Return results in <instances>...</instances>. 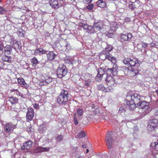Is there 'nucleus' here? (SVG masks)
Masks as SVG:
<instances>
[{
  "mask_svg": "<svg viewBox=\"0 0 158 158\" xmlns=\"http://www.w3.org/2000/svg\"><path fill=\"white\" fill-rule=\"evenodd\" d=\"M85 30L87 31L88 33L90 34L94 33L96 31L94 28L93 25L92 26L87 25V27H86Z\"/></svg>",
  "mask_w": 158,
  "mask_h": 158,
  "instance_id": "21",
  "label": "nucleus"
},
{
  "mask_svg": "<svg viewBox=\"0 0 158 158\" xmlns=\"http://www.w3.org/2000/svg\"><path fill=\"white\" fill-rule=\"evenodd\" d=\"M21 43L20 42L17 41L15 43H14L12 45V47H13L15 49H19L21 48V46L20 45Z\"/></svg>",
  "mask_w": 158,
  "mask_h": 158,
  "instance_id": "23",
  "label": "nucleus"
},
{
  "mask_svg": "<svg viewBox=\"0 0 158 158\" xmlns=\"http://www.w3.org/2000/svg\"><path fill=\"white\" fill-rule=\"evenodd\" d=\"M92 82L90 79H88L87 80L85 81V85L87 87L89 86L91 84Z\"/></svg>",
  "mask_w": 158,
  "mask_h": 158,
  "instance_id": "33",
  "label": "nucleus"
},
{
  "mask_svg": "<svg viewBox=\"0 0 158 158\" xmlns=\"http://www.w3.org/2000/svg\"><path fill=\"white\" fill-rule=\"evenodd\" d=\"M32 141L31 140H28L23 143L21 146L22 150L30 149L32 147Z\"/></svg>",
  "mask_w": 158,
  "mask_h": 158,
  "instance_id": "12",
  "label": "nucleus"
},
{
  "mask_svg": "<svg viewBox=\"0 0 158 158\" xmlns=\"http://www.w3.org/2000/svg\"><path fill=\"white\" fill-rule=\"evenodd\" d=\"M33 66H35L38 63V61L35 58H33L31 60Z\"/></svg>",
  "mask_w": 158,
  "mask_h": 158,
  "instance_id": "30",
  "label": "nucleus"
},
{
  "mask_svg": "<svg viewBox=\"0 0 158 158\" xmlns=\"http://www.w3.org/2000/svg\"><path fill=\"white\" fill-rule=\"evenodd\" d=\"M130 98L131 100L127 101V104L130 110H134L136 107V104L140 101L141 96L137 94H134L131 95Z\"/></svg>",
  "mask_w": 158,
  "mask_h": 158,
  "instance_id": "2",
  "label": "nucleus"
},
{
  "mask_svg": "<svg viewBox=\"0 0 158 158\" xmlns=\"http://www.w3.org/2000/svg\"><path fill=\"white\" fill-rule=\"evenodd\" d=\"M98 6L100 7L103 8L106 6V2L103 0H99L97 2Z\"/></svg>",
  "mask_w": 158,
  "mask_h": 158,
  "instance_id": "22",
  "label": "nucleus"
},
{
  "mask_svg": "<svg viewBox=\"0 0 158 158\" xmlns=\"http://www.w3.org/2000/svg\"><path fill=\"white\" fill-rule=\"evenodd\" d=\"M24 32V31H23L22 29H20L17 32V34L19 36L22 37L23 36Z\"/></svg>",
  "mask_w": 158,
  "mask_h": 158,
  "instance_id": "35",
  "label": "nucleus"
},
{
  "mask_svg": "<svg viewBox=\"0 0 158 158\" xmlns=\"http://www.w3.org/2000/svg\"><path fill=\"white\" fill-rule=\"evenodd\" d=\"M2 59L4 61L7 62L9 63H10L11 61L10 57L6 55L3 56L2 57Z\"/></svg>",
  "mask_w": 158,
  "mask_h": 158,
  "instance_id": "25",
  "label": "nucleus"
},
{
  "mask_svg": "<svg viewBox=\"0 0 158 158\" xmlns=\"http://www.w3.org/2000/svg\"><path fill=\"white\" fill-rule=\"evenodd\" d=\"M92 0H85V2L89 3L91 2Z\"/></svg>",
  "mask_w": 158,
  "mask_h": 158,
  "instance_id": "54",
  "label": "nucleus"
},
{
  "mask_svg": "<svg viewBox=\"0 0 158 158\" xmlns=\"http://www.w3.org/2000/svg\"><path fill=\"white\" fill-rule=\"evenodd\" d=\"M66 47L67 48V49H70V45L69 44H67L66 45Z\"/></svg>",
  "mask_w": 158,
  "mask_h": 158,
  "instance_id": "55",
  "label": "nucleus"
},
{
  "mask_svg": "<svg viewBox=\"0 0 158 158\" xmlns=\"http://www.w3.org/2000/svg\"><path fill=\"white\" fill-rule=\"evenodd\" d=\"M69 95L68 91L65 90H62L57 98V102L60 105H65L69 100Z\"/></svg>",
  "mask_w": 158,
  "mask_h": 158,
  "instance_id": "3",
  "label": "nucleus"
},
{
  "mask_svg": "<svg viewBox=\"0 0 158 158\" xmlns=\"http://www.w3.org/2000/svg\"><path fill=\"white\" fill-rule=\"evenodd\" d=\"M76 0H71V1L72 2H74Z\"/></svg>",
  "mask_w": 158,
  "mask_h": 158,
  "instance_id": "61",
  "label": "nucleus"
},
{
  "mask_svg": "<svg viewBox=\"0 0 158 158\" xmlns=\"http://www.w3.org/2000/svg\"><path fill=\"white\" fill-rule=\"evenodd\" d=\"M48 59L50 60H52L54 59L55 57L56 56L53 52L51 51L47 54Z\"/></svg>",
  "mask_w": 158,
  "mask_h": 158,
  "instance_id": "18",
  "label": "nucleus"
},
{
  "mask_svg": "<svg viewBox=\"0 0 158 158\" xmlns=\"http://www.w3.org/2000/svg\"><path fill=\"white\" fill-rule=\"evenodd\" d=\"M91 107L92 108H95V106L94 104H92L91 105Z\"/></svg>",
  "mask_w": 158,
  "mask_h": 158,
  "instance_id": "57",
  "label": "nucleus"
},
{
  "mask_svg": "<svg viewBox=\"0 0 158 158\" xmlns=\"http://www.w3.org/2000/svg\"><path fill=\"white\" fill-rule=\"evenodd\" d=\"M85 135V134L84 132L81 131L78 134L77 136L79 138H81L84 137Z\"/></svg>",
  "mask_w": 158,
  "mask_h": 158,
  "instance_id": "34",
  "label": "nucleus"
},
{
  "mask_svg": "<svg viewBox=\"0 0 158 158\" xmlns=\"http://www.w3.org/2000/svg\"><path fill=\"white\" fill-rule=\"evenodd\" d=\"M34 115V111L32 108H30L28 109L26 115V118L28 121H31L33 119Z\"/></svg>",
  "mask_w": 158,
  "mask_h": 158,
  "instance_id": "13",
  "label": "nucleus"
},
{
  "mask_svg": "<svg viewBox=\"0 0 158 158\" xmlns=\"http://www.w3.org/2000/svg\"><path fill=\"white\" fill-rule=\"evenodd\" d=\"M34 54L36 55H40L41 52L40 48L35 50V51Z\"/></svg>",
  "mask_w": 158,
  "mask_h": 158,
  "instance_id": "42",
  "label": "nucleus"
},
{
  "mask_svg": "<svg viewBox=\"0 0 158 158\" xmlns=\"http://www.w3.org/2000/svg\"><path fill=\"white\" fill-rule=\"evenodd\" d=\"M113 49L112 47L110 46H109L108 48H106V50L107 52H110Z\"/></svg>",
  "mask_w": 158,
  "mask_h": 158,
  "instance_id": "47",
  "label": "nucleus"
},
{
  "mask_svg": "<svg viewBox=\"0 0 158 158\" xmlns=\"http://www.w3.org/2000/svg\"><path fill=\"white\" fill-rule=\"evenodd\" d=\"M135 2H131L129 4V7L131 9H134L135 7Z\"/></svg>",
  "mask_w": 158,
  "mask_h": 158,
  "instance_id": "37",
  "label": "nucleus"
},
{
  "mask_svg": "<svg viewBox=\"0 0 158 158\" xmlns=\"http://www.w3.org/2000/svg\"><path fill=\"white\" fill-rule=\"evenodd\" d=\"M97 87L98 89L99 90L103 91L105 89V88L104 85L102 84L98 85Z\"/></svg>",
  "mask_w": 158,
  "mask_h": 158,
  "instance_id": "31",
  "label": "nucleus"
},
{
  "mask_svg": "<svg viewBox=\"0 0 158 158\" xmlns=\"http://www.w3.org/2000/svg\"><path fill=\"white\" fill-rule=\"evenodd\" d=\"M1 2V0H0V2Z\"/></svg>",
  "mask_w": 158,
  "mask_h": 158,
  "instance_id": "63",
  "label": "nucleus"
},
{
  "mask_svg": "<svg viewBox=\"0 0 158 158\" xmlns=\"http://www.w3.org/2000/svg\"><path fill=\"white\" fill-rule=\"evenodd\" d=\"M82 147L83 148H86V146L85 144H83L82 146Z\"/></svg>",
  "mask_w": 158,
  "mask_h": 158,
  "instance_id": "59",
  "label": "nucleus"
},
{
  "mask_svg": "<svg viewBox=\"0 0 158 158\" xmlns=\"http://www.w3.org/2000/svg\"><path fill=\"white\" fill-rule=\"evenodd\" d=\"M139 72V71L137 69H135L134 68H131V76H134L137 74Z\"/></svg>",
  "mask_w": 158,
  "mask_h": 158,
  "instance_id": "24",
  "label": "nucleus"
},
{
  "mask_svg": "<svg viewBox=\"0 0 158 158\" xmlns=\"http://www.w3.org/2000/svg\"><path fill=\"white\" fill-rule=\"evenodd\" d=\"M45 127L44 125H40L38 128V131L40 133L43 132L45 130Z\"/></svg>",
  "mask_w": 158,
  "mask_h": 158,
  "instance_id": "32",
  "label": "nucleus"
},
{
  "mask_svg": "<svg viewBox=\"0 0 158 158\" xmlns=\"http://www.w3.org/2000/svg\"><path fill=\"white\" fill-rule=\"evenodd\" d=\"M34 107L35 108L37 109L39 107V105L38 104H35L34 105Z\"/></svg>",
  "mask_w": 158,
  "mask_h": 158,
  "instance_id": "53",
  "label": "nucleus"
},
{
  "mask_svg": "<svg viewBox=\"0 0 158 158\" xmlns=\"http://www.w3.org/2000/svg\"><path fill=\"white\" fill-rule=\"evenodd\" d=\"M74 123L75 125H77L78 123V121H77V118L75 116H74Z\"/></svg>",
  "mask_w": 158,
  "mask_h": 158,
  "instance_id": "51",
  "label": "nucleus"
},
{
  "mask_svg": "<svg viewBox=\"0 0 158 158\" xmlns=\"http://www.w3.org/2000/svg\"><path fill=\"white\" fill-rule=\"evenodd\" d=\"M104 24L102 21H95L93 23L94 28L96 32L100 31L103 28Z\"/></svg>",
  "mask_w": 158,
  "mask_h": 158,
  "instance_id": "11",
  "label": "nucleus"
},
{
  "mask_svg": "<svg viewBox=\"0 0 158 158\" xmlns=\"http://www.w3.org/2000/svg\"><path fill=\"white\" fill-rule=\"evenodd\" d=\"M105 141L107 146L109 149L111 148L113 145L114 142L113 136L112 135V132H109L106 137Z\"/></svg>",
  "mask_w": 158,
  "mask_h": 158,
  "instance_id": "10",
  "label": "nucleus"
},
{
  "mask_svg": "<svg viewBox=\"0 0 158 158\" xmlns=\"http://www.w3.org/2000/svg\"><path fill=\"white\" fill-rule=\"evenodd\" d=\"M6 11V10L4 9H3V8L2 7H0V14H2V12H5Z\"/></svg>",
  "mask_w": 158,
  "mask_h": 158,
  "instance_id": "48",
  "label": "nucleus"
},
{
  "mask_svg": "<svg viewBox=\"0 0 158 158\" xmlns=\"http://www.w3.org/2000/svg\"><path fill=\"white\" fill-rule=\"evenodd\" d=\"M151 146L153 148L154 147L155 150L158 151V140L156 142H152L151 143Z\"/></svg>",
  "mask_w": 158,
  "mask_h": 158,
  "instance_id": "26",
  "label": "nucleus"
},
{
  "mask_svg": "<svg viewBox=\"0 0 158 158\" xmlns=\"http://www.w3.org/2000/svg\"><path fill=\"white\" fill-rule=\"evenodd\" d=\"M99 57L102 60L107 59L111 61L112 62L115 63L116 62V58L113 57L110 53L108 52H102L100 53Z\"/></svg>",
  "mask_w": 158,
  "mask_h": 158,
  "instance_id": "6",
  "label": "nucleus"
},
{
  "mask_svg": "<svg viewBox=\"0 0 158 158\" xmlns=\"http://www.w3.org/2000/svg\"><path fill=\"white\" fill-rule=\"evenodd\" d=\"M118 28L116 24H114V25H111L110 28V31H115Z\"/></svg>",
  "mask_w": 158,
  "mask_h": 158,
  "instance_id": "29",
  "label": "nucleus"
},
{
  "mask_svg": "<svg viewBox=\"0 0 158 158\" xmlns=\"http://www.w3.org/2000/svg\"><path fill=\"white\" fill-rule=\"evenodd\" d=\"M76 115V114H74V115L75 116Z\"/></svg>",
  "mask_w": 158,
  "mask_h": 158,
  "instance_id": "64",
  "label": "nucleus"
},
{
  "mask_svg": "<svg viewBox=\"0 0 158 158\" xmlns=\"http://www.w3.org/2000/svg\"><path fill=\"white\" fill-rule=\"evenodd\" d=\"M89 150L88 149H87L86 150V153H88V152H89Z\"/></svg>",
  "mask_w": 158,
  "mask_h": 158,
  "instance_id": "60",
  "label": "nucleus"
},
{
  "mask_svg": "<svg viewBox=\"0 0 158 158\" xmlns=\"http://www.w3.org/2000/svg\"><path fill=\"white\" fill-rule=\"evenodd\" d=\"M16 128V125L12 123H6L4 125V129L5 131L10 134Z\"/></svg>",
  "mask_w": 158,
  "mask_h": 158,
  "instance_id": "9",
  "label": "nucleus"
},
{
  "mask_svg": "<svg viewBox=\"0 0 158 158\" xmlns=\"http://www.w3.org/2000/svg\"><path fill=\"white\" fill-rule=\"evenodd\" d=\"M13 47L10 45H6L4 48V51L6 55H10L11 53Z\"/></svg>",
  "mask_w": 158,
  "mask_h": 158,
  "instance_id": "20",
  "label": "nucleus"
},
{
  "mask_svg": "<svg viewBox=\"0 0 158 158\" xmlns=\"http://www.w3.org/2000/svg\"><path fill=\"white\" fill-rule=\"evenodd\" d=\"M104 71L102 68H99L98 71V74L96 77V79L97 81L101 80L102 77L105 75Z\"/></svg>",
  "mask_w": 158,
  "mask_h": 158,
  "instance_id": "14",
  "label": "nucleus"
},
{
  "mask_svg": "<svg viewBox=\"0 0 158 158\" xmlns=\"http://www.w3.org/2000/svg\"><path fill=\"white\" fill-rule=\"evenodd\" d=\"M132 37V34L130 33L127 34H123L121 36V39L124 41L130 40Z\"/></svg>",
  "mask_w": 158,
  "mask_h": 158,
  "instance_id": "15",
  "label": "nucleus"
},
{
  "mask_svg": "<svg viewBox=\"0 0 158 158\" xmlns=\"http://www.w3.org/2000/svg\"><path fill=\"white\" fill-rule=\"evenodd\" d=\"M40 49L41 52V54L46 53L48 52V51L47 50L44 49L42 48H40Z\"/></svg>",
  "mask_w": 158,
  "mask_h": 158,
  "instance_id": "46",
  "label": "nucleus"
},
{
  "mask_svg": "<svg viewBox=\"0 0 158 158\" xmlns=\"http://www.w3.org/2000/svg\"><path fill=\"white\" fill-rule=\"evenodd\" d=\"M123 62L127 66H130L131 68H134L135 66L137 67L139 65L137 59L133 57L125 59L123 60Z\"/></svg>",
  "mask_w": 158,
  "mask_h": 158,
  "instance_id": "5",
  "label": "nucleus"
},
{
  "mask_svg": "<svg viewBox=\"0 0 158 158\" xmlns=\"http://www.w3.org/2000/svg\"><path fill=\"white\" fill-rule=\"evenodd\" d=\"M63 136L62 135H58L57 136L56 140L57 141H61L62 140Z\"/></svg>",
  "mask_w": 158,
  "mask_h": 158,
  "instance_id": "43",
  "label": "nucleus"
},
{
  "mask_svg": "<svg viewBox=\"0 0 158 158\" xmlns=\"http://www.w3.org/2000/svg\"><path fill=\"white\" fill-rule=\"evenodd\" d=\"M9 101L12 104H14L18 101V99L14 97H10Z\"/></svg>",
  "mask_w": 158,
  "mask_h": 158,
  "instance_id": "27",
  "label": "nucleus"
},
{
  "mask_svg": "<svg viewBox=\"0 0 158 158\" xmlns=\"http://www.w3.org/2000/svg\"><path fill=\"white\" fill-rule=\"evenodd\" d=\"M18 82L22 87H23L25 89L27 88L29 86L25 82L23 78H18Z\"/></svg>",
  "mask_w": 158,
  "mask_h": 158,
  "instance_id": "17",
  "label": "nucleus"
},
{
  "mask_svg": "<svg viewBox=\"0 0 158 158\" xmlns=\"http://www.w3.org/2000/svg\"><path fill=\"white\" fill-rule=\"evenodd\" d=\"M79 25L80 27H83L84 30H85L86 27H87V25L82 23H79Z\"/></svg>",
  "mask_w": 158,
  "mask_h": 158,
  "instance_id": "41",
  "label": "nucleus"
},
{
  "mask_svg": "<svg viewBox=\"0 0 158 158\" xmlns=\"http://www.w3.org/2000/svg\"><path fill=\"white\" fill-rule=\"evenodd\" d=\"M45 85V84H43V85Z\"/></svg>",
  "mask_w": 158,
  "mask_h": 158,
  "instance_id": "62",
  "label": "nucleus"
},
{
  "mask_svg": "<svg viewBox=\"0 0 158 158\" xmlns=\"http://www.w3.org/2000/svg\"><path fill=\"white\" fill-rule=\"evenodd\" d=\"M94 6V5L93 4H89L87 6V8L89 10H91L93 9Z\"/></svg>",
  "mask_w": 158,
  "mask_h": 158,
  "instance_id": "45",
  "label": "nucleus"
},
{
  "mask_svg": "<svg viewBox=\"0 0 158 158\" xmlns=\"http://www.w3.org/2000/svg\"><path fill=\"white\" fill-rule=\"evenodd\" d=\"M110 31L109 32L106 31V34L108 37L110 38H113L114 36V32H110Z\"/></svg>",
  "mask_w": 158,
  "mask_h": 158,
  "instance_id": "28",
  "label": "nucleus"
},
{
  "mask_svg": "<svg viewBox=\"0 0 158 158\" xmlns=\"http://www.w3.org/2000/svg\"><path fill=\"white\" fill-rule=\"evenodd\" d=\"M149 102L145 101H140L137 104H136V106L139 108L144 109L142 110L143 111L142 114V117L145 116L148 113L149 111L148 109L149 107Z\"/></svg>",
  "mask_w": 158,
  "mask_h": 158,
  "instance_id": "4",
  "label": "nucleus"
},
{
  "mask_svg": "<svg viewBox=\"0 0 158 158\" xmlns=\"http://www.w3.org/2000/svg\"><path fill=\"white\" fill-rule=\"evenodd\" d=\"M67 73V69L64 65H63L62 68L58 67L56 70V74L59 78H61L64 76Z\"/></svg>",
  "mask_w": 158,
  "mask_h": 158,
  "instance_id": "7",
  "label": "nucleus"
},
{
  "mask_svg": "<svg viewBox=\"0 0 158 158\" xmlns=\"http://www.w3.org/2000/svg\"><path fill=\"white\" fill-rule=\"evenodd\" d=\"M79 25L80 27H83L84 30H85L86 27H87V25L82 23H79Z\"/></svg>",
  "mask_w": 158,
  "mask_h": 158,
  "instance_id": "40",
  "label": "nucleus"
},
{
  "mask_svg": "<svg viewBox=\"0 0 158 158\" xmlns=\"http://www.w3.org/2000/svg\"><path fill=\"white\" fill-rule=\"evenodd\" d=\"M3 45L2 44V42L0 41V50L2 51L3 50Z\"/></svg>",
  "mask_w": 158,
  "mask_h": 158,
  "instance_id": "49",
  "label": "nucleus"
},
{
  "mask_svg": "<svg viewBox=\"0 0 158 158\" xmlns=\"http://www.w3.org/2000/svg\"><path fill=\"white\" fill-rule=\"evenodd\" d=\"M107 75L105 80L109 86L113 87L117 85L116 81L111 76H115L117 74V71L115 68H108L106 71Z\"/></svg>",
  "mask_w": 158,
  "mask_h": 158,
  "instance_id": "1",
  "label": "nucleus"
},
{
  "mask_svg": "<svg viewBox=\"0 0 158 158\" xmlns=\"http://www.w3.org/2000/svg\"><path fill=\"white\" fill-rule=\"evenodd\" d=\"M158 125V121L156 119H150L148 123V129L150 131H152L156 128Z\"/></svg>",
  "mask_w": 158,
  "mask_h": 158,
  "instance_id": "8",
  "label": "nucleus"
},
{
  "mask_svg": "<svg viewBox=\"0 0 158 158\" xmlns=\"http://www.w3.org/2000/svg\"><path fill=\"white\" fill-rule=\"evenodd\" d=\"M142 47L146 48V47H147L148 46V44H147L144 43L143 42H142Z\"/></svg>",
  "mask_w": 158,
  "mask_h": 158,
  "instance_id": "50",
  "label": "nucleus"
},
{
  "mask_svg": "<svg viewBox=\"0 0 158 158\" xmlns=\"http://www.w3.org/2000/svg\"><path fill=\"white\" fill-rule=\"evenodd\" d=\"M83 113V110L82 109H79L77 110V114L78 116H81Z\"/></svg>",
  "mask_w": 158,
  "mask_h": 158,
  "instance_id": "36",
  "label": "nucleus"
},
{
  "mask_svg": "<svg viewBox=\"0 0 158 158\" xmlns=\"http://www.w3.org/2000/svg\"><path fill=\"white\" fill-rule=\"evenodd\" d=\"M125 20H126V21H127L128 22L130 21V19L128 18L126 19Z\"/></svg>",
  "mask_w": 158,
  "mask_h": 158,
  "instance_id": "58",
  "label": "nucleus"
},
{
  "mask_svg": "<svg viewBox=\"0 0 158 158\" xmlns=\"http://www.w3.org/2000/svg\"><path fill=\"white\" fill-rule=\"evenodd\" d=\"M77 158H86L84 156H80L78 157Z\"/></svg>",
  "mask_w": 158,
  "mask_h": 158,
  "instance_id": "56",
  "label": "nucleus"
},
{
  "mask_svg": "<svg viewBox=\"0 0 158 158\" xmlns=\"http://www.w3.org/2000/svg\"><path fill=\"white\" fill-rule=\"evenodd\" d=\"M49 148H44L41 147H39L35 149V152L38 153H40L43 152H48L49 150Z\"/></svg>",
  "mask_w": 158,
  "mask_h": 158,
  "instance_id": "19",
  "label": "nucleus"
},
{
  "mask_svg": "<svg viewBox=\"0 0 158 158\" xmlns=\"http://www.w3.org/2000/svg\"><path fill=\"white\" fill-rule=\"evenodd\" d=\"M65 62L67 63H71L72 61L70 60L67 59H65Z\"/></svg>",
  "mask_w": 158,
  "mask_h": 158,
  "instance_id": "52",
  "label": "nucleus"
},
{
  "mask_svg": "<svg viewBox=\"0 0 158 158\" xmlns=\"http://www.w3.org/2000/svg\"><path fill=\"white\" fill-rule=\"evenodd\" d=\"M34 129L31 127H28L27 128V131L29 133H31L34 131Z\"/></svg>",
  "mask_w": 158,
  "mask_h": 158,
  "instance_id": "38",
  "label": "nucleus"
},
{
  "mask_svg": "<svg viewBox=\"0 0 158 158\" xmlns=\"http://www.w3.org/2000/svg\"><path fill=\"white\" fill-rule=\"evenodd\" d=\"M49 4L52 8L55 9H58L60 7L57 0H50Z\"/></svg>",
  "mask_w": 158,
  "mask_h": 158,
  "instance_id": "16",
  "label": "nucleus"
},
{
  "mask_svg": "<svg viewBox=\"0 0 158 158\" xmlns=\"http://www.w3.org/2000/svg\"><path fill=\"white\" fill-rule=\"evenodd\" d=\"M125 112V110L123 107H121L119 110V113L121 114L122 113H124Z\"/></svg>",
  "mask_w": 158,
  "mask_h": 158,
  "instance_id": "44",
  "label": "nucleus"
},
{
  "mask_svg": "<svg viewBox=\"0 0 158 158\" xmlns=\"http://www.w3.org/2000/svg\"><path fill=\"white\" fill-rule=\"evenodd\" d=\"M43 81H44L43 80ZM52 79L50 77H48V78L44 80V81L46 82V84H48L52 82Z\"/></svg>",
  "mask_w": 158,
  "mask_h": 158,
  "instance_id": "39",
  "label": "nucleus"
}]
</instances>
